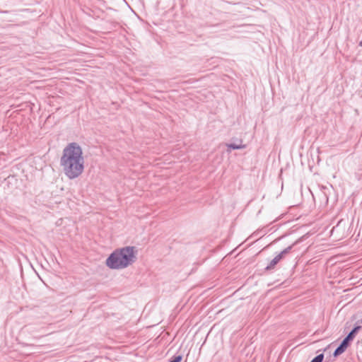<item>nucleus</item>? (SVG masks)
Instances as JSON below:
<instances>
[{
  "label": "nucleus",
  "mask_w": 362,
  "mask_h": 362,
  "mask_svg": "<svg viewBox=\"0 0 362 362\" xmlns=\"http://www.w3.org/2000/svg\"><path fill=\"white\" fill-rule=\"evenodd\" d=\"M361 322H362V318H361Z\"/></svg>",
  "instance_id": "nucleus-12"
},
{
  "label": "nucleus",
  "mask_w": 362,
  "mask_h": 362,
  "mask_svg": "<svg viewBox=\"0 0 362 362\" xmlns=\"http://www.w3.org/2000/svg\"><path fill=\"white\" fill-rule=\"evenodd\" d=\"M358 45H359L360 47H362V40L359 42Z\"/></svg>",
  "instance_id": "nucleus-11"
},
{
  "label": "nucleus",
  "mask_w": 362,
  "mask_h": 362,
  "mask_svg": "<svg viewBox=\"0 0 362 362\" xmlns=\"http://www.w3.org/2000/svg\"><path fill=\"white\" fill-rule=\"evenodd\" d=\"M136 251L133 246H127L113 251L106 259V265L112 269H122L136 261Z\"/></svg>",
  "instance_id": "nucleus-2"
},
{
  "label": "nucleus",
  "mask_w": 362,
  "mask_h": 362,
  "mask_svg": "<svg viewBox=\"0 0 362 362\" xmlns=\"http://www.w3.org/2000/svg\"><path fill=\"white\" fill-rule=\"evenodd\" d=\"M182 360V354L176 353L172 358H170L168 362H181Z\"/></svg>",
  "instance_id": "nucleus-9"
},
{
  "label": "nucleus",
  "mask_w": 362,
  "mask_h": 362,
  "mask_svg": "<svg viewBox=\"0 0 362 362\" xmlns=\"http://www.w3.org/2000/svg\"><path fill=\"white\" fill-rule=\"evenodd\" d=\"M60 165L64 175L71 180L82 174L84 170V158L82 148L78 144L71 142L63 149Z\"/></svg>",
  "instance_id": "nucleus-1"
},
{
  "label": "nucleus",
  "mask_w": 362,
  "mask_h": 362,
  "mask_svg": "<svg viewBox=\"0 0 362 362\" xmlns=\"http://www.w3.org/2000/svg\"><path fill=\"white\" fill-rule=\"evenodd\" d=\"M240 143H242V141H240ZM226 146L228 147V148L233 149V150L243 149V148H245V145H244V144H234V143L227 144Z\"/></svg>",
  "instance_id": "nucleus-8"
},
{
  "label": "nucleus",
  "mask_w": 362,
  "mask_h": 362,
  "mask_svg": "<svg viewBox=\"0 0 362 362\" xmlns=\"http://www.w3.org/2000/svg\"><path fill=\"white\" fill-rule=\"evenodd\" d=\"M361 326L354 327L351 331L346 335L344 340L346 341L347 343H350L355 337L356 334L361 329Z\"/></svg>",
  "instance_id": "nucleus-4"
},
{
  "label": "nucleus",
  "mask_w": 362,
  "mask_h": 362,
  "mask_svg": "<svg viewBox=\"0 0 362 362\" xmlns=\"http://www.w3.org/2000/svg\"><path fill=\"white\" fill-rule=\"evenodd\" d=\"M281 260L280 256H276L273 259L271 260L269 264L266 267V270H271L274 268V267Z\"/></svg>",
  "instance_id": "nucleus-5"
},
{
  "label": "nucleus",
  "mask_w": 362,
  "mask_h": 362,
  "mask_svg": "<svg viewBox=\"0 0 362 362\" xmlns=\"http://www.w3.org/2000/svg\"><path fill=\"white\" fill-rule=\"evenodd\" d=\"M298 243V241H296L293 244L291 245H289L284 250H283L277 256H280L281 259H282L286 255H288L293 247L295 245H296Z\"/></svg>",
  "instance_id": "nucleus-7"
},
{
  "label": "nucleus",
  "mask_w": 362,
  "mask_h": 362,
  "mask_svg": "<svg viewBox=\"0 0 362 362\" xmlns=\"http://www.w3.org/2000/svg\"><path fill=\"white\" fill-rule=\"evenodd\" d=\"M349 344L346 342L345 340H342V341L340 343V344L337 346V348L334 350L333 353L334 356H337L340 354H341L343 352L345 351L346 348L349 346Z\"/></svg>",
  "instance_id": "nucleus-3"
},
{
  "label": "nucleus",
  "mask_w": 362,
  "mask_h": 362,
  "mask_svg": "<svg viewBox=\"0 0 362 362\" xmlns=\"http://www.w3.org/2000/svg\"><path fill=\"white\" fill-rule=\"evenodd\" d=\"M298 243V241H296L293 244L291 245H289L284 250H283L277 256H280L281 259H282L286 255H288L293 247L295 245H296Z\"/></svg>",
  "instance_id": "nucleus-6"
},
{
  "label": "nucleus",
  "mask_w": 362,
  "mask_h": 362,
  "mask_svg": "<svg viewBox=\"0 0 362 362\" xmlns=\"http://www.w3.org/2000/svg\"><path fill=\"white\" fill-rule=\"evenodd\" d=\"M324 360V354H320L313 358L310 362H322Z\"/></svg>",
  "instance_id": "nucleus-10"
}]
</instances>
